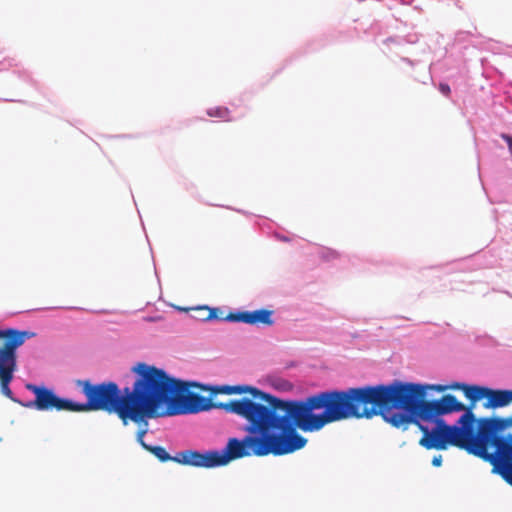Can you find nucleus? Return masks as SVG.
Returning <instances> with one entry per match:
<instances>
[{"mask_svg": "<svg viewBox=\"0 0 512 512\" xmlns=\"http://www.w3.org/2000/svg\"><path fill=\"white\" fill-rule=\"evenodd\" d=\"M26 388L35 395V400L23 406L34 408L39 411H72L76 412L75 402L69 399L58 397L52 390L34 384H28Z\"/></svg>", "mask_w": 512, "mask_h": 512, "instance_id": "nucleus-10", "label": "nucleus"}, {"mask_svg": "<svg viewBox=\"0 0 512 512\" xmlns=\"http://www.w3.org/2000/svg\"><path fill=\"white\" fill-rule=\"evenodd\" d=\"M0 338V389L3 395L13 400V393L9 387L17 369V349L25 341L35 337V333L14 328L3 329Z\"/></svg>", "mask_w": 512, "mask_h": 512, "instance_id": "nucleus-8", "label": "nucleus"}, {"mask_svg": "<svg viewBox=\"0 0 512 512\" xmlns=\"http://www.w3.org/2000/svg\"><path fill=\"white\" fill-rule=\"evenodd\" d=\"M507 483H508L509 485H511V486H512V480H511V481H509V482H507Z\"/></svg>", "mask_w": 512, "mask_h": 512, "instance_id": "nucleus-22", "label": "nucleus"}, {"mask_svg": "<svg viewBox=\"0 0 512 512\" xmlns=\"http://www.w3.org/2000/svg\"><path fill=\"white\" fill-rule=\"evenodd\" d=\"M512 427V416L486 417L481 421V434L484 440L492 441V472L506 482L512 481V434H504Z\"/></svg>", "mask_w": 512, "mask_h": 512, "instance_id": "nucleus-6", "label": "nucleus"}, {"mask_svg": "<svg viewBox=\"0 0 512 512\" xmlns=\"http://www.w3.org/2000/svg\"><path fill=\"white\" fill-rule=\"evenodd\" d=\"M137 375L132 388L121 391L112 381L92 384L88 380L78 381L87 401L75 402L76 412L105 411L115 413L127 425L128 421L140 423L148 418L150 366L138 363L132 367Z\"/></svg>", "mask_w": 512, "mask_h": 512, "instance_id": "nucleus-4", "label": "nucleus"}, {"mask_svg": "<svg viewBox=\"0 0 512 512\" xmlns=\"http://www.w3.org/2000/svg\"><path fill=\"white\" fill-rule=\"evenodd\" d=\"M218 392L224 394H245L249 393L250 396H244L246 399H260L258 401L262 406L266 407L273 415L280 418H284V421L279 425L280 430L290 433H298L294 431V412H295V401L294 400H282L269 393L263 392L258 388L248 385H224L217 389Z\"/></svg>", "mask_w": 512, "mask_h": 512, "instance_id": "nucleus-9", "label": "nucleus"}, {"mask_svg": "<svg viewBox=\"0 0 512 512\" xmlns=\"http://www.w3.org/2000/svg\"><path fill=\"white\" fill-rule=\"evenodd\" d=\"M273 311L268 309H259L254 311H243L237 313H229L225 316V321L243 322L246 324H263L267 326L273 325Z\"/></svg>", "mask_w": 512, "mask_h": 512, "instance_id": "nucleus-11", "label": "nucleus"}, {"mask_svg": "<svg viewBox=\"0 0 512 512\" xmlns=\"http://www.w3.org/2000/svg\"><path fill=\"white\" fill-rule=\"evenodd\" d=\"M196 310L201 313L198 317L200 320H225V316H222V312L218 308L200 307Z\"/></svg>", "mask_w": 512, "mask_h": 512, "instance_id": "nucleus-14", "label": "nucleus"}, {"mask_svg": "<svg viewBox=\"0 0 512 512\" xmlns=\"http://www.w3.org/2000/svg\"><path fill=\"white\" fill-rule=\"evenodd\" d=\"M465 387H467V384H464V383H458V382H455L449 386H441V385H438L436 386V389L438 391H444L445 389L449 388V389H453V390H462L463 393L465 392Z\"/></svg>", "mask_w": 512, "mask_h": 512, "instance_id": "nucleus-17", "label": "nucleus"}, {"mask_svg": "<svg viewBox=\"0 0 512 512\" xmlns=\"http://www.w3.org/2000/svg\"><path fill=\"white\" fill-rule=\"evenodd\" d=\"M406 383L393 381L390 384L331 390L295 401L293 428L305 432L318 431L326 424L349 418H366L381 415L394 427L407 426L411 416L394 409H405L407 401Z\"/></svg>", "mask_w": 512, "mask_h": 512, "instance_id": "nucleus-1", "label": "nucleus"}, {"mask_svg": "<svg viewBox=\"0 0 512 512\" xmlns=\"http://www.w3.org/2000/svg\"><path fill=\"white\" fill-rule=\"evenodd\" d=\"M146 430H140L137 432V441L143 446V444H146L144 441H143V437L144 435L146 434Z\"/></svg>", "mask_w": 512, "mask_h": 512, "instance_id": "nucleus-21", "label": "nucleus"}, {"mask_svg": "<svg viewBox=\"0 0 512 512\" xmlns=\"http://www.w3.org/2000/svg\"><path fill=\"white\" fill-rule=\"evenodd\" d=\"M502 138L506 141L508 148L512 154V136L508 134H502Z\"/></svg>", "mask_w": 512, "mask_h": 512, "instance_id": "nucleus-19", "label": "nucleus"}, {"mask_svg": "<svg viewBox=\"0 0 512 512\" xmlns=\"http://www.w3.org/2000/svg\"><path fill=\"white\" fill-rule=\"evenodd\" d=\"M439 90L441 93H443L445 96H449L451 93L450 86L446 83H441L439 85Z\"/></svg>", "mask_w": 512, "mask_h": 512, "instance_id": "nucleus-18", "label": "nucleus"}, {"mask_svg": "<svg viewBox=\"0 0 512 512\" xmlns=\"http://www.w3.org/2000/svg\"><path fill=\"white\" fill-rule=\"evenodd\" d=\"M260 399L240 398L228 402H213L209 398L211 409H221L244 418L248 425V432L244 438L256 439L258 443L245 445L246 451L251 455L262 457L267 455L281 456L293 453L303 448L307 439L298 433L284 432L280 430V424L284 418L273 415L259 402Z\"/></svg>", "mask_w": 512, "mask_h": 512, "instance_id": "nucleus-3", "label": "nucleus"}, {"mask_svg": "<svg viewBox=\"0 0 512 512\" xmlns=\"http://www.w3.org/2000/svg\"><path fill=\"white\" fill-rule=\"evenodd\" d=\"M512 403V390H488L487 401L484 403V407L487 409H496L508 406Z\"/></svg>", "mask_w": 512, "mask_h": 512, "instance_id": "nucleus-12", "label": "nucleus"}, {"mask_svg": "<svg viewBox=\"0 0 512 512\" xmlns=\"http://www.w3.org/2000/svg\"><path fill=\"white\" fill-rule=\"evenodd\" d=\"M441 464H442V456L441 455L434 456L432 459V465L435 467H439V466H441Z\"/></svg>", "mask_w": 512, "mask_h": 512, "instance_id": "nucleus-20", "label": "nucleus"}, {"mask_svg": "<svg viewBox=\"0 0 512 512\" xmlns=\"http://www.w3.org/2000/svg\"><path fill=\"white\" fill-rule=\"evenodd\" d=\"M488 390L487 387H481L477 385H467L465 387L464 395L466 398H468L471 401L470 405H473V408L475 407V403L482 398L488 397Z\"/></svg>", "mask_w": 512, "mask_h": 512, "instance_id": "nucleus-13", "label": "nucleus"}, {"mask_svg": "<svg viewBox=\"0 0 512 512\" xmlns=\"http://www.w3.org/2000/svg\"><path fill=\"white\" fill-rule=\"evenodd\" d=\"M207 115L210 117L222 118L229 121L230 111L227 107H213L207 110Z\"/></svg>", "mask_w": 512, "mask_h": 512, "instance_id": "nucleus-16", "label": "nucleus"}, {"mask_svg": "<svg viewBox=\"0 0 512 512\" xmlns=\"http://www.w3.org/2000/svg\"><path fill=\"white\" fill-rule=\"evenodd\" d=\"M406 394L404 413L422 431L420 445L437 450L456 446L491 464L492 441L484 440L481 434L485 417L476 419L473 405L466 407L452 394L426 401L425 387L413 383H406Z\"/></svg>", "mask_w": 512, "mask_h": 512, "instance_id": "nucleus-2", "label": "nucleus"}, {"mask_svg": "<svg viewBox=\"0 0 512 512\" xmlns=\"http://www.w3.org/2000/svg\"><path fill=\"white\" fill-rule=\"evenodd\" d=\"M143 448L152 453L160 462L173 461V456L162 446L143 444Z\"/></svg>", "mask_w": 512, "mask_h": 512, "instance_id": "nucleus-15", "label": "nucleus"}, {"mask_svg": "<svg viewBox=\"0 0 512 512\" xmlns=\"http://www.w3.org/2000/svg\"><path fill=\"white\" fill-rule=\"evenodd\" d=\"M196 383L184 382L150 366L148 418L192 414L211 409L209 398L189 392Z\"/></svg>", "mask_w": 512, "mask_h": 512, "instance_id": "nucleus-5", "label": "nucleus"}, {"mask_svg": "<svg viewBox=\"0 0 512 512\" xmlns=\"http://www.w3.org/2000/svg\"><path fill=\"white\" fill-rule=\"evenodd\" d=\"M256 443H258L257 440L252 438H243L242 440L230 438L222 451L209 450L199 452L197 450L187 449L173 456V462L197 468L225 466L232 460L251 456V451H246L245 445Z\"/></svg>", "mask_w": 512, "mask_h": 512, "instance_id": "nucleus-7", "label": "nucleus"}]
</instances>
